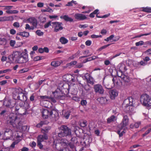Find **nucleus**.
Listing matches in <instances>:
<instances>
[{
	"mask_svg": "<svg viewBox=\"0 0 151 151\" xmlns=\"http://www.w3.org/2000/svg\"><path fill=\"white\" fill-rule=\"evenodd\" d=\"M116 120V116L114 115H112L107 119V123H110L112 122H114Z\"/></svg>",
	"mask_w": 151,
	"mask_h": 151,
	"instance_id": "obj_25",
	"label": "nucleus"
},
{
	"mask_svg": "<svg viewBox=\"0 0 151 151\" xmlns=\"http://www.w3.org/2000/svg\"><path fill=\"white\" fill-rule=\"evenodd\" d=\"M95 92L96 93L102 94L104 93V89L103 86L100 84H96L93 87Z\"/></svg>",
	"mask_w": 151,
	"mask_h": 151,
	"instance_id": "obj_7",
	"label": "nucleus"
},
{
	"mask_svg": "<svg viewBox=\"0 0 151 151\" xmlns=\"http://www.w3.org/2000/svg\"><path fill=\"white\" fill-rule=\"evenodd\" d=\"M22 109V107L20 106L19 105H17L16 106L15 109V111L16 114L19 110H21Z\"/></svg>",
	"mask_w": 151,
	"mask_h": 151,
	"instance_id": "obj_36",
	"label": "nucleus"
},
{
	"mask_svg": "<svg viewBox=\"0 0 151 151\" xmlns=\"http://www.w3.org/2000/svg\"><path fill=\"white\" fill-rule=\"evenodd\" d=\"M17 35H20L23 37H28L29 36V34L28 32L24 31L23 32H21L17 33Z\"/></svg>",
	"mask_w": 151,
	"mask_h": 151,
	"instance_id": "obj_20",
	"label": "nucleus"
},
{
	"mask_svg": "<svg viewBox=\"0 0 151 151\" xmlns=\"http://www.w3.org/2000/svg\"><path fill=\"white\" fill-rule=\"evenodd\" d=\"M18 142L17 141L14 142L10 146V147L14 148L15 147V145L18 144Z\"/></svg>",
	"mask_w": 151,
	"mask_h": 151,
	"instance_id": "obj_60",
	"label": "nucleus"
},
{
	"mask_svg": "<svg viewBox=\"0 0 151 151\" xmlns=\"http://www.w3.org/2000/svg\"><path fill=\"white\" fill-rule=\"evenodd\" d=\"M87 123L86 121H83L80 123V125L82 127H85L87 125Z\"/></svg>",
	"mask_w": 151,
	"mask_h": 151,
	"instance_id": "obj_39",
	"label": "nucleus"
},
{
	"mask_svg": "<svg viewBox=\"0 0 151 151\" xmlns=\"http://www.w3.org/2000/svg\"><path fill=\"white\" fill-rule=\"evenodd\" d=\"M45 124V122L44 121H41L40 122L37 124L36 125V127L40 128L43 126V125Z\"/></svg>",
	"mask_w": 151,
	"mask_h": 151,
	"instance_id": "obj_35",
	"label": "nucleus"
},
{
	"mask_svg": "<svg viewBox=\"0 0 151 151\" xmlns=\"http://www.w3.org/2000/svg\"><path fill=\"white\" fill-rule=\"evenodd\" d=\"M62 24L61 22H52V27L53 28H54V31L55 32H58L63 29Z\"/></svg>",
	"mask_w": 151,
	"mask_h": 151,
	"instance_id": "obj_6",
	"label": "nucleus"
},
{
	"mask_svg": "<svg viewBox=\"0 0 151 151\" xmlns=\"http://www.w3.org/2000/svg\"><path fill=\"white\" fill-rule=\"evenodd\" d=\"M151 34V32L147 33H145L144 34H141L140 35H139L136 36L134 37V38H138V37H140L142 36H147L149 35H150Z\"/></svg>",
	"mask_w": 151,
	"mask_h": 151,
	"instance_id": "obj_37",
	"label": "nucleus"
},
{
	"mask_svg": "<svg viewBox=\"0 0 151 151\" xmlns=\"http://www.w3.org/2000/svg\"><path fill=\"white\" fill-rule=\"evenodd\" d=\"M85 44L86 45L89 46L91 44V41L90 40H88L86 42Z\"/></svg>",
	"mask_w": 151,
	"mask_h": 151,
	"instance_id": "obj_54",
	"label": "nucleus"
},
{
	"mask_svg": "<svg viewBox=\"0 0 151 151\" xmlns=\"http://www.w3.org/2000/svg\"><path fill=\"white\" fill-rule=\"evenodd\" d=\"M64 112L63 116L66 119H68L69 118L70 115V112L69 111H65Z\"/></svg>",
	"mask_w": 151,
	"mask_h": 151,
	"instance_id": "obj_32",
	"label": "nucleus"
},
{
	"mask_svg": "<svg viewBox=\"0 0 151 151\" xmlns=\"http://www.w3.org/2000/svg\"><path fill=\"white\" fill-rule=\"evenodd\" d=\"M6 42V40L4 38H0V44L1 45H4Z\"/></svg>",
	"mask_w": 151,
	"mask_h": 151,
	"instance_id": "obj_34",
	"label": "nucleus"
},
{
	"mask_svg": "<svg viewBox=\"0 0 151 151\" xmlns=\"http://www.w3.org/2000/svg\"><path fill=\"white\" fill-rule=\"evenodd\" d=\"M36 34L39 36H41L42 35H43V33L40 30H37L36 32Z\"/></svg>",
	"mask_w": 151,
	"mask_h": 151,
	"instance_id": "obj_47",
	"label": "nucleus"
},
{
	"mask_svg": "<svg viewBox=\"0 0 151 151\" xmlns=\"http://www.w3.org/2000/svg\"><path fill=\"white\" fill-rule=\"evenodd\" d=\"M17 114L22 115H24L26 114V109L24 107H22V109L19 110L17 112Z\"/></svg>",
	"mask_w": 151,
	"mask_h": 151,
	"instance_id": "obj_24",
	"label": "nucleus"
},
{
	"mask_svg": "<svg viewBox=\"0 0 151 151\" xmlns=\"http://www.w3.org/2000/svg\"><path fill=\"white\" fill-rule=\"evenodd\" d=\"M40 97L42 99H45V100L47 101V100H49L50 99V97H49L48 96H41Z\"/></svg>",
	"mask_w": 151,
	"mask_h": 151,
	"instance_id": "obj_45",
	"label": "nucleus"
},
{
	"mask_svg": "<svg viewBox=\"0 0 151 151\" xmlns=\"http://www.w3.org/2000/svg\"><path fill=\"white\" fill-rule=\"evenodd\" d=\"M61 64V62L59 61H54L51 62V65L54 67H58Z\"/></svg>",
	"mask_w": 151,
	"mask_h": 151,
	"instance_id": "obj_23",
	"label": "nucleus"
},
{
	"mask_svg": "<svg viewBox=\"0 0 151 151\" xmlns=\"http://www.w3.org/2000/svg\"><path fill=\"white\" fill-rule=\"evenodd\" d=\"M122 71H120V70H118L117 72V76L119 77L122 78V76L124 74L123 73Z\"/></svg>",
	"mask_w": 151,
	"mask_h": 151,
	"instance_id": "obj_44",
	"label": "nucleus"
},
{
	"mask_svg": "<svg viewBox=\"0 0 151 151\" xmlns=\"http://www.w3.org/2000/svg\"><path fill=\"white\" fill-rule=\"evenodd\" d=\"M42 116L44 119L47 118L49 116H51L52 114V110L49 111L47 109H43L42 111Z\"/></svg>",
	"mask_w": 151,
	"mask_h": 151,
	"instance_id": "obj_12",
	"label": "nucleus"
},
{
	"mask_svg": "<svg viewBox=\"0 0 151 151\" xmlns=\"http://www.w3.org/2000/svg\"><path fill=\"white\" fill-rule=\"evenodd\" d=\"M60 18L63 19L65 21L67 22H73V20L72 18L69 17L68 16L65 15L63 16H61L60 17Z\"/></svg>",
	"mask_w": 151,
	"mask_h": 151,
	"instance_id": "obj_19",
	"label": "nucleus"
},
{
	"mask_svg": "<svg viewBox=\"0 0 151 151\" xmlns=\"http://www.w3.org/2000/svg\"><path fill=\"white\" fill-rule=\"evenodd\" d=\"M122 116H123V119L122 122L128 124L129 119L127 114H123Z\"/></svg>",
	"mask_w": 151,
	"mask_h": 151,
	"instance_id": "obj_21",
	"label": "nucleus"
},
{
	"mask_svg": "<svg viewBox=\"0 0 151 151\" xmlns=\"http://www.w3.org/2000/svg\"><path fill=\"white\" fill-rule=\"evenodd\" d=\"M21 91H20V92L19 93V95L17 96V98L18 99L24 102L27 100V96L26 94L23 92V91L21 89Z\"/></svg>",
	"mask_w": 151,
	"mask_h": 151,
	"instance_id": "obj_11",
	"label": "nucleus"
},
{
	"mask_svg": "<svg viewBox=\"0 0 151 151\" xmlns=\"http://www.w3.org/2000/svg\"><path fill=\"white\" fill-rule=\"evenodd\" d=\"M48 136L46 133H44L43 135H40L37 137V141L42 142L45 140L48 139Z\"/></svg>",
	"mask_w": 151,
	"mask_h": 151,
	"instance_id": "obj_14",
	"label": "nucleus"
},
{
	"mask_svg": "<svg viewBox=\"0 0 151 151\" xmlns=\"http://www.w3.org/2000/svg\"><path fill=\"white\" fill-rule=\"evenodd\" d=\"M52 93L54 97L56 99L63 100L65 98V94L59 89H57L54 92H53Z\"/></svg>",
	"mask_w": 151,
	"mask_h": 151,
	"instance_id": "obj_5",
	"label": "nucleus"
},
{
	"mask_svg": "<svg viewBox=\"0 0 151 151\" xmlns=\"http://www.w3.org/2000/svg\"><path fill=\"white\" fill-rule=\"evenodd\" d=\"M15 44V40H11L10 42V46L12 47H13L14 45Z\"/></svg>",
	"mask_w": 151,
	"mask_h": 151,
	"instance_id": "obj_52",
	"label": "nucleus"
},
{
	"mask_svg": "<svg viewBox=\"0 0 151 151\" xmlns=\"http://www.w3.org/2000/svg\"><path fill=\"white\" fill-rule=\"evenodd\" d=\"M144 42L143 41H140L135 43V45L136 46H141L144 44Z\"/></svg>",
	"mask_w": 151,
	"mask_h": 151,
	"instance_id": "obj_38",
	"label": "nucleus"
},
{
	"mask_svg": "<svg viewBox=\"0 0 151 151\" xmlns=\"http://www.w3.org/2000/svg\"><path fill=\"white\" fill-rule=\"evenodd\" d=\"M85 145L88 146L90 144V142L89 138L86 139L83 142Z\"/></svg>",
	"mask_w": 151,
	"mask_h": 151,
	"instance_id": "obj_48",
	"label": "nucleus"
},
{
	"mask_svg": "<svg viewBox=\"0 0 151 151\" xmlns=\"http://www.w3.org/2000/svg\"><path fill=\"white\" fill-rule=\"evenodd\" d=\"M124 133H125V132L124 131H122L121 132L120 130H118L117 132V133L119 135V137H122Z\"/></svg>",
	"mask_w": 151,
	"mask_h": 151,
	"instance_id": "obj_51",
	"label": "nucleus"
},
{
	"mask_svg": "<svg viewBox=\"0 0 151 151\" xmlns=\"http://www.w3.org/2000/svg\"><path fill=\"white\" fill-rule=\"evenodd\" d=\"M42 59V57L37 56L35 57L34 58V60L35 61H37L41 60Z\"/></svg>",
	"mask_w": 151,
	"mask_h": 151,
	"instance_id": "obj_57",
	"label": "nucleus"
},
{
	"mask_svg": "<svg viewBox=\"0 0 151 151\" xmlns=\"http://www.w3.org/2000/svg\"><path fill=\"white\" fill-rule=\"evenodd\" d=\"M112 81L113 82L116 81L115 85H118L119 84V79L116 77L113 78Z\"/></svg>",
	"mask_w": 151,
	"mask_h": 151,
	"instance_id": "obj_40",
	"label": "nucleus"
},
{
	"mask_svg": "<svg viewBox=\"0 0 151 151\" xmlns=\"http://www.w3.org/2000/svg\"><path fill=\"white\" fill-rule=\"evenodd\" d=\"M4 9L9 10L11 9L12 7V6H4Z\"/></svg>",
	"mask_w": 151,
	"mask_h": 151,
	"instance_id": "obj_61",
	"label": "nucleus"
},
{
	"mask_svg": "<svg viewBox=\"0 0 151 151\" xmlns=\"http://www.w3.org/2000/svg\"><path fill=\"white\" fill-rule=\"evenodd\" d=\"M141 103L144 106L151 108V97L146 93L142 94L140 98Z\"/></svg>",
	"mask_w": 151,
	"mask_h": 151,
	"instance_id": "obj_3",
	"label": "nucleus"
},
{
	"mask_svg": "<svg viewBox=\"0 0 151 151\" xmlns=\"http://www.w3.org/2000/svg\"><path fill=\"white\" fill-rule=\"evenodd\" d=\"M28 20L31 23L35 22V20H37L34 17L30 18L28 19Z\"/></svg>",
	"mask_w": 151,
	"mask_h": 151,
	"instance_id": "obj_53",
	"label": "nucleus"
},
{
	"mask_svg": "<svg viewBox=\"0 0 151 151\" xmlns=\"http://www.w3.org/2000/svg\"><path fill=\"white\" fill-rule=\"evenodd\" d=\"M134 99L132 97H128L125 99L123 102V104H126V108L129 106H132L133 104Z\"/></svg>",
	"mask_w": 151,
	"mask_h": 151,
	"instance_id": "obj_10",
	"label": "nucleus"
},
{
	"mask_svg": "<svg viewBox=\"0 0 151 151\" xmlns=\"http://www.w3.org/2000/svg\"><path fill=\"white\" fill-rule=\"evenodd\" d=\"M118 67L119 68V70L123 72H124L127 71V69L126 68V66L123 63L119 64Z\"/></svg>",
	"mask_w": 151,
	"mask_h": 151,
	"instance_id": "obj_16",
	"label": "nucleus"
},
{
	"mask_svg": "<svg viewBox=\"0 0 151 151\" xmlns=\"http://www.w3.org/2000/svg\"><path fill=\"white\" fill-rule=\"evenodd\" d=\"M4 21H12L14 19L13 17L12 16L4 17Z\"/></svg>",
	"mask_w": 151,
	"mask_h": 151,
	"instance_id": "obj_31",
	"label": "nucleus"
},
{
	"mask_svg": "<svg viewBox=\"0 0 151 151\" xmlns=\"http://www.w3.org/2000/svg\"><path fill=\"white\" fill-rule=\"evenodd\" d=\"M75 19L79 21H82L87 19L86 16L83 14L80 13H76L75 14Z\"/></svg>",
	"mask_w": 151,
	"mask_h": 151,
	"instance_id": "obj_13",
	"label": "nucleus"
},
{
	"mask_svg": "<svg viewBox=\"0 0 151 151\" xmlns=\"http://www.w3.org/2000/svg\"><path fill=\"white\" fill-rule=\"evenodd\" d=\"M92 60L91 57H90L86 59L85 60L83 61V63H85L88 61H89Z\"/></svg>",
	"mask_w": 151,
	"mask_h": 151,
	"instance_id": "obj_58",
	"label": "nucleus"
},
{
	"mask_svg": "<svg viewBox=\"0 0 151 151\" xmlns=\"http://www.w3.org/2000/svg\"><path fill=\"white\" fill-rule=\"evenodd\" d=\"M29 70V69L28 68H24L19 71V73H24L28 71Z\"/></svg>",
	"mask_w": 151,
	"mask_h": 151,
	"instance_id": "obj_33",
	"label": "nucleus"
},
{
	"mask_svg": "<svg viewBox=\"0 0 151 151\" xmlns=\"http://www.w3.org/2000/svg\"><path fill=\"white\" fill-rule=\"evenodd\" d=\"M13 26L16 27L18 28L20 26L19 24L17 22H15L13 24Z\"/></svg>",
	"mask_w": 151,
	"mask_h": 151,
	"instance_id": "obj_55",
	"label": "nucleus"
},
{
	"mask_svg": "<svg viewBox=\"0 0 151 151\" xmlns=\"http://www.w3.org/2000/svg\"><path fill=\"white\" fill-rule=\"evenodd\" d=\"M8 58L12 62L14 61L20 64L26 63L28 61V54L24 52L21 53L20 52L14 51L12 55L8 56Z\"/></svg>",
	"mask_w": 151,
	"mask_h": 151,
	"instance_id": "obj_1",
	"label": "nucleus"
},
{
	"mask_svg": "<svg viewBox=\"0 0 151 151\" xmlns=\"http://www.w3.org/2000/svg\"><path fill=\"white\" fill-rule=\"evenodd\" d=\"M124 82H129L130 81V79L129 76H127L123 74L121 78Z\"/></svg>",
	"mask_w": 151,
	"mask_h": 151,
	"instance_id": "obj_26",
	"label": "nucleus"
},
{
	"mask_svg": "<svg viewBox=\"0 0 151 151\" xmlns=\"http://www.w3.org/2000/svg\"><path fill=\"white\" fill-rule=\"evenodd\" d=\"M84 77L86 80L87 82L91 85L94 83V80L91 75L89 73H87L85 74Z\"/></svg>",
	"mask_w": 151,
	"mask_h": 151,
	"instance_id": "obj_8",
	"label": "nucleus"
},
{
	"mask_svg": "<svg viewBox=\"0 0 151 151\" xmlns=\"http://www.w3.org/2000/svg\"><path fill=\"white\" fill-rule=\"evenodd\" d=\"M52 22L51 23L50 21H49L44 24V27L45 28H47L50 26H52Z\"/></svg>",
	"mask_w": 151,
	"mask_h": 151,
	"instance_id": "obj_41",
	"label": "nucleus"
},
{
	"mask_svg": "<svg viewBox=\"0 0 151 151\" xmlns=\"http://www.w3.org/2000/svg\"><path fill=\"white\" fill-rule=\"evenodd\" d=\"M76 5L77 4V3L76 1L72 0L70 2H68L67 4L66 5V6H72L73 5V4Z\"/></svg>",
	"mask_w": 151,
	"mask_h": 151,
	"instance_id": "obj_28",
	"label": "nucleus"
},
{
	"mask_svg": "<svg viewBox=\"0 0 151 151\" xmlns=\"http://www.w3.org/2000/svg\"><path fill=\"white\" fill-rule=\"evenodd\" d=\"M142 11L146 12L151 13V8L148 7H143Z\"/></svg>",
	"mask_w": 151,
	"mask_h": 151,
	"instance_id": "obj_29",
	"label": "nucleus"
},
{
	"mask_svg": "<svg viewBox=\"0 0 151 151\" xmlns=\"http://www.w3.org/2000/svg\"><path fill=\"white\" fill-rule=\"evenodd\" d=\"M60 132L58 134V136L60 137H62L71 135V130L70 129L65 125H62L60 128Z\"/></svg>",
	"mask_w": 151,
	"mask_h": 151,
	"instance_id": "obj_4",
	"label": "nucleus"
},
{
	"mask_svg": "<svg viewBox=\"0 0 151 151\" xmlns=\"http://www.w3.org/2000/svg\"><path fill=\"white\" fill-rule=\"evenodd\" d=\"M143 60L145 62L147 63V61H148L150 60V59L149 57L146 56L144 58Z\"/></svg>",
	"mask_w": 151,
	"mask_h": 151,
	"instance_id": "obj_62",
	"label": "nucleus"
},
{
	"mask_svg": "<svg viewBox=\"0 0 151 151\" xmlns=\"http://www.w3.org/2000/svg\"><path fill=\"white\" fill-rule=\"evenodd\" d=\"M147 64V63L145 62L144 61H141L138 62V64L140 65H141L145 66Z\"/></svg>",
	"mask_w": 151,
	"mask_h": 151,
	"instance_id": "obj_49",
	"label": "nucleus"
},
{
	"mask_svg": "<svg viewBox=\"0 0 151 151\" xmlns=\"http://www.w3.org/2000/svg\"><path fill=\"white\" fill-rule=\"evenodd\" d=\"M113 84L112 85L110 86H108V87H106L107 89H110L111 88H112L114 87L115 86V84L116 83V81H114V82H113Z\"/></svg>",
	"mask_w": 151,
	"mask_h": 151,
	"instance_id": "obj_56",
	"label": "nucleus"
},
{
	"mask_svg": "<svg viewBox=\"0 0 151 151\" xmlns=\"http://www.w3.org/2000/svg\"><path fill=\"white\" fill-rule=\"evenodd\" d=\"M114 37L113 35H111L110 36L104 39V40L106 41H109L111 40Z\"/></svg>",
	"mask_w": 151,
	"mask_h": 151,
	"instance_id": "obj_46",
	"label": "nucleus"
},
{
	"mask_svg": "<svg viewBox=\"0 0 151 151\" xmlns=\"http://www.w3.org/2000/svg\"><path fill=\"white\" fill-rule=\"evenodd\" d=\"M37 147L40 149H42L43 147V145L41 144V142L37 141Z\"/></svg>",
	"mask_w": 151,
	"mask_h": 151,
	"instance_id": "obj_43",
	"label": "nucleus"
},
{
	"mask_svg": "<svg viewBox=\"0 0 151 151\" xmlns=\"http://www.w3.org/2000/svg\"><path fill=\"white\" fill-rule=\"evenodd\" d=\"M91 37L92 38H97L99 37H101L102 36L101 35H97L93 34L91 35Z\"/></svg>",
	"mask_w": 151,
	"mask_h": 151,
	"instance_id": "obj_50",
	"label": "nucleus"
},
{
	"mask_svg": "<svg viewBox=\"0 0 151 151\" xmlns=\"http://www.w3.org/2000/svg\"><path fill=\"white\" fill-rule=\"evenodd\" d=\"M141 124L140 122H135L134 124H131L130 125V127L132 129L138 128Z\"/></svg>",
	"mask_w": 151,
	"mask_h": 151,
	"instance_id": "obj_22",
	"label": "nucleus"
},
{
	"mask_svg": "<svg viewBox=\"0 0 151 151\" xmlns=\"http://www.w3.org/2000/svg\"><path fill=\"white\" fill-rule=\"evenodd\" d=\"M36 145V143L34 142L33 141L32 142L31 144H30V146L32 147H35Z\"/></svg>",
	"mask_w": 151,
	"mask_h": 151,
	"instance_id": "obj_63",
	"label": "nucleus"
},
{
	"mask_svg": "<svg viewBox=\"0 0 151 151\" xmlns=\"http://www.w3.org/2000/svg\"><path fill=\"white\" fill-rule=\"evenodd\" d=\"M60 42L63 44H65L68 42V40L65 37H62L60 39Z\"/></svg>",
	"mask_w": 151,
	"mask_h": 151,
	"instance_id": "obj_27",
	"label": "nucleus"
},
{
	"mask_svg": "<svg viewBox=\"0 0 151 151\" xmlns=\"http://www.w3.org/2000/svg\"><path fill=\"white\" fill-rule=\"evenodd\" d=\"M70 86L68 83H65L63 85L61 89L62 91L64 94L67 95L69 93Z\"/></svg>",
	"mask_w": 151,
	"mask_h": 151,
	"instance_id": "obj_9",
	"label": "nucleus"
},
{
	"mask_svg": "<svg viewBox=\"0 0 151 151\" xmlns=\"http://www.w3.org/2000/svg\"><path fill=\"white\" fill-rule=\"evenodd\" d=\"M10 32L11 34L14 35L16 33V31L14 29H12L10 30Z\"/></svg>",
	"mask_w": 151,
	"mask_h": 151,
	"instance_id": "obj_64",
	"label": "nucleus"
},
{
	"mask_svg": "<svg viewBox=\"0 0 151 151\" xmlns=\"http://www.w3.org/2000/svg\"><path fill=\"white\" fill-rule=\"evenodd\" d=\"M60 144L63 147H66L69 145L68 141L66 139H62L60 140Z\"/></svg>",
	"mask_w": 151,
	"mask_h": 151,
	"instance_id": "obj_17",
	"label": "nucleus"
},
{
	"mask_svg": "<svg viewBox=\"0 0 151 151\" xmlns=\"http://www.w3.org/2000/svg\"><path fill=\"white\" fill-rule=\"evenodd\" d=\"M151 131V128H149L146 131L145 133L142 134L143 137L146 136V135L149 134Z\"/></svg>",
	"mask_w": 151,
	"mask_h": 151,
	"instance_id": "obj_42",
	"label": "nucleus"
},
{
	"mask_svg": "<svg viewBox=\"0 0 151 151\" xmlns=\"http://www.w3.org/2000/svg\"><path fill=\"white\" fill-rule=\"evenodd\" d=\"M110 98L112 99H115L118 95V93L116 90H111L110 93Z\"/></svg>",
	"mask_w": 151,
	"mask_h": 151,
	"instance_id": "obj_18",
	"label": "nucleus"
},
{
	"mask_svg": "<svg viewBox=\"0 0 151 151\" xmlns=\"http://www.w3.org/2000/svg\"><path fill=\"white\" fill-rule=\"evenodd\" d=\"M128 125L127 124L125 123L122 122L121 124L119 125V127L120 130L123 129Z\"/></svg>",
	"mask_w": 151,
	"mask_h": 151,
	"instance_id": "obj_30",
	"label": "nucleus"
},
{
	"mask_svg": "<svg viewBox=\"0 0 151 151\" xmlns=\"http://www.w3.org/2000/svg\"><path fill=\"white\" fill-rule=\"evenodd\" d=\"M97 100L102 105H106L108 104V100L105 97H102L98 98Z\"/></svg>",
	"mask_w": 151,
	"mask_h": 151,
	"instance_id": "obj_15",
	"label": "nucleus"
},
{
	"mask_svg": "<svg viewBox=\"0 0 151 151\" xmlns=\"http://www.w3.org/2000/svg\"><path fill=\"white\" fill-rule=\"evenodd\" d=\"M81 103L82 105H86L87 104V101L86 100H83L81 101Z\"/></svg>",
	"mask_w": 151,
	"mask_h": 151,
	"instance_id": "obj_59",
	"label": "nucleus"
},
{
	"mask_svg": "<svg viewBox=\"0 0 151 151\" xmlns=\"http://www.w3.org/2000/svg\"><path fill=\"white\" fill-rule=\"evenodd\" d=\"M7 122L17 129H20L21 127L22 129H26L27 127V126H22L21 119L14 113L10 114L7 120Z\"/></svg>",
	"mask_w": 151,
	"mask_h": 151,
	"instance_id": "obj_2",
	"label": "nucleus"
}]
</instances>
